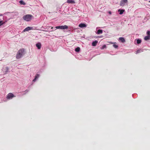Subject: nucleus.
Segmentation results:
<instances>
[{"label": "nucleus", "instance_id": "dca6fc26", "mask_svg": "<svg viewBox=\"0 0 150 150\" xmlns=\"http://www.w3.org/2000/svg\"><path fill=\"white\" fill-rule=\"evenodd\" d=\"M103 33V31L102 30L99 29L97 31V34H100L102 33Z\"/></svg>", "mask_w": 150, "mask_h": 150}, {"label": "nucleus", "instance_id": "412c9836", "mask_svg": "<svg viewBox=\"0 0 150 150\" xmlns=\"http://www.w3.org/2000/svg\"><path fill=\"white\" fill-rule=\"evenodd\" d=\"M4 23L3 22V21H0V26L3 24Z\"/></svg>", "mask_w": 150, "mask_h": 150}, {"label": "nucleus", "instance_id": "f3484780", "mask_svg": "<svg viewBox=\"0 0 150 150\" xmlns=\"http://www.w3.org/2000/svg\"><path fill=\"white\" fill-rule=\"evenodd\" d=\"M20 3L21 4H23L24 5H25V3L22 0H21L19 1Z\"/></svg>", "mask_w": 150, "mask_h": 150}, {"label": "nucleus", "instance_id": "0eeeda50", "mask_svg": "<svg viewBox=\"0 0 150 150\" xmlns=\"http://www.w3.org/2000/svg\"><path fill=\"white\" fill-rule=\"evenodd\" d=\"M67 2L69 4H74L75 1L74 0H67Z\"/></svg>", "mask_w": 150, "mask_h": 150}, {"label": "nucleus", "instance_id": "f03ea898", "mask_svg": "<svg viewBox=\"0 0 150 150\" xmlns=\"http://www.w3.org/2000/svg\"><path fill=\"white\" fill-rule=\"evenodd\" d=\"M33 17V16L30 14H27L23 16V20L27 21H30Z\"/></svg>", "mask_w": 150, "mask_h": 150}, {"label": "nucleus", "instance_id": "423d86ee", "mask_svg": "<svg viewBox=\"0 0 150 150\" xmlns=\"http://www.w3.org/2000/svg\"><path fill=\"white\" fill-rule=\"evenodd\" d=\"M40 76L39 74H37L35 76V79L33 80V81L35 82L36 81V80L38 79Z\"/></svg>", "mask_w": 150, "mask_h": 150}, {"label": "nucleus", "instance_id": "b1692460", "mask_svg": "<svg viewBox=\"0 0 150 150\" xmlns=\"http://www.w3.org/2000/svg\"><path fill=\"white\" fill-rule=\"evenodd\" d=\"M51 29H53V27H51Z\"/></svg>", "mask_w": 150, "mask_h": 150}, {"label": "nucleus", "instance_id": "6e6552de", "mask_svg": "<svg viewBox=\"0 0 150 150\" xmlns=\"http://www.w3.org/2000/svg\"><path fill=\"white\" fill-rule=\"evenodd\" d=\"M79 27L81 28H84L86 27V25L84 23H81L79 24Z\"/></svg>", "mask_w": 150, "mask_h": 150}, {"label": "nucleus", "instance_id": "a211bd4d", "mask_svg": "<svg viewBox=\"0 0 150 150\" xmlns=\"http://www.w3.org/2000/svg\"><path fill=\"white\" fill-rule=\"evenodd\" d=\"M80 50V48L79 47H77L75 49V51L77 52H79Z\"/></svg>", "mask_w": 150, "mask_h": 150}, {"label": "nucleus", "instance_id": "5701e85b", "mask_svg": "<svg viewBox=\"0 0 150 150\" xmlns=\"http://www.w3.org/2000/svg\"><path fill=\"white\" fill-rule=\"evenodd\" d=\"M55 28L57 29H60V26H57Z\"/></svg>", "mask_w": 150, "mask_h": 150}, {"label": "nucleus", "instance_id": "2eb2a0df", "mask_svg": "<svg viewBox=\"0 0 150 150\" xmlns=\"http://www.w3.org/2000/svg\"><path fill=\"white\" fill-rule=\"evenodd\" d=\"M144 39L146 40H147L150 39V36H147L144 37Z\"/></svg>", "mask_w": 150, "mask_h": 150}, {"label": "nucleus", "instance_id": "9b49d317", "mask_svg": "<svg viewBox=\"0 0 150 150\" xmlns=\"http://www.w3.org/2000/svg\"><path fill=\"white\" fill-rule=\"evenodd\" d=\"M119 40L122 42H125L124 38L122 37H120L119 38Z\"/></svg>", "mask_w": 150, "mask_h": 150}, {"label": "nucleus", "instance_id": "9d476101", "mask_svg": "<svg viewBox=\"0 0 150 150\" xmlns=\"http://www.w3.org/2000/svg\"><path fill=\"white\" fill-rule=\"evenodd\" d=\"M36 46L38 49H40L41 47V44L40 43H38L36 44Z\"/></svg>", "mask_w": 150, "mask_h": 150}, {"label": "nucleus", "instance_id": "aec40b11", "mask_svg": "<svg viewBox=\"0 0 150 150\" xmlns=\"http://www.w3.org/2000/svg\"><path fill=\"white\" fill-rule=\"evenodd\" d=\"M113 47H114L115 48H117V47H118V45H115V44H114V45H113Z\"/></svg>", "mask_w": 150, "mask_h": 150}, {"label": "nucleus", "instance_id": "6ab92c4d", "mask_svg": "<svg viewBox=\"0 0 150 150\" xmlns=\"http://www.w3.org/2000/svg\"><path fill=\"white\" fill-rule=\"evenodd\" d=\"M141 40H140L138 39L137 40V43L138 44H139V43H141Z\"/></svg>", "mask_w": 150, "mask_h": 150}, {"label": "nucleus", "instance_id": "4468645a", "mask_svg": "<svg viewBox=\"0 0 150 150\" xmlns=\"http://www.w3.org/2000/svg\"><path fill=\"white\" fill-rule=\"evenodd\" d=\"M143 52V51L141 49H139L138 50H137L136 51V54H137L138 53H140L142 52Z\"/></svg>", "mask_w": 150, "mask_h": 150}, {"label": "nucleus", "instance_id": "ddd939ff", "mask_svg": "<svg viewBox=\"0 0 150 150\" xmlns=\"http://www.w3.org/2000/svg\"><path fill=\"white\" fill-rule=\"evenodd\" d=\"M118 11L119 12H120L119 14L121 15L123 14V13L125 11V10L123 9H119Z\"/></svg>", "mask_w": 150, "mask_h": 150}, {"label": "nucleus", "instance_id": "393cba45", "mask_svg": "<svg viewBox=\"0 0 150 150\" xmlns=\"http://www.w3.org/2000/svg\"><path fill=\"white\" fill-rule=\"evenodd\" d=\"M149 2H150V0L149 1Z\"/></svg>", "mask_w": 150, "mask_h": 150}, {"label": "nucleus", "instance_id": "f257e3e1", "mask_svg": "<svg viewBox=\"0 0 150 150\" xmlns=\"http://www.w3.org/2000/svg\"><path fill=\"white\" fill-rule=\"evenodd\" d=\"M25 50L22 48L19 50L17 52L16 55V58L17 59H19L21 58L25 54Z\"/></svg>", "mask_w": 150, "mask_h": 150}, {"label": "nucleus", "instance_id": "4be33fe9", "mask_svg": "<svg viewBox=\"0 0 150 150\" xmlns=\"http://www.w3.org/2000/svg\"><path fill=\"white\" fill-rule=\"evenodd\" d=\"M147 34L148 35H150V31H148L147 32Z\"/></svg>", "mask_w": 150, "mask_h": 150}, {"label": "nucleus", "instance_id": "f8f14e48", "mask_svg": "<svg viewBox=\"0 0 150 150\" xmlns=\"http://www.w3.org/2000/svg\"><path fill=\"white\" fill-rule=\"evenodd\" d=\"M98 42V41H95L93 42L92 43V45L93 46H95L97 44Z\"/></svg>", "mask_w": 150, "mask_h": 150}, {"label": "nucleus", "instance_id": "20e7f679", "mask_svg": "<svg viewBox=\"0 0 150 150\" xmlns=\"http://www.w3.org/2000/svg\"><path fill=\"white\" fill-rule=\"evenodd\" d=\"M127 0H121L120 3V6H124L125 5V3H127Z\"/></svg>", "mask_w": 150, "mask_h": 150}, {"label": "nucleus", "instance_id": "39448f33", "mask_svg": "<svg viewBox=\"0 0 150 150\" xmlns=\"http://www.w3.org/2000/svg\"><path fill=\"white\" fill-rule=\"evenodd\" d=\"M68 28V26L66 25L64 26H60V29H67Z\"/></svg>", "mask_w": 150, "mask_h": 150}, {"label": "nucleus", "instance_id": "7ed1b4c3", "mask_svg": "<svg viewBox=\"0 0 150 150\" xmlns=\"http://www.w3.org/2000/svg\"><path fill=\"white\" fill-rule=\"evenodd\" d=\"M16 96L13 95L12 93H9L7 94L6 96V99L8 100H10L12 99L13 97H15Z\"/></svg>", "mask_w": 150, "mask_h": 150}, {"label": "nucleus", "instance_id": "1a4fd4ad", "mask_svg": "<svg viewBox=\"0 0 150 150\" xmlns=\"http://www.w3.org/2000/svg\"><path fill=\"white\" fill-rule=\"evenodd\" d=\"M32 28L30 27H28L27 28H26L23 31L24 32L27 31L28 30H30L32 29Z\"/></svg>", "mask_w": 150, "mask_h": 150}]
</instances>
